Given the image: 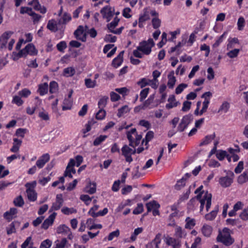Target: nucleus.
I'll list each match as a JSON object with an SVG mask.
<instances>
[{"label":"nucleus","instance_id":"obj_11","mask_svg":"<svg viewBox=\"0 0 248 248\" xmlns=\"http://www.w3.org/2000/svg\"><path fill=\"white\" fill-rule=\"evenodd\" d=\"M49 158L50 156L48 154L43 155L36 161V166H37L40 169L43 168L45 164L49 161Z\"/></svg>","mask_w":248,"mask_h":248},{"label":"nucleus","instance_id":"obj_26","mask_svg":"<svg viewBox=\"0 0 248 248\" xmlns=\"http://www.w3.org/2000/svg\"><path fill=\"white\" fill-rule=\"evenodd\" d=\"M248 181V173L244 172L238 178L237 181L239 184H243Z\"/></svg>","mask_w":248,"mask_h":248},{"label":"nucleus","instance_id":"obj_45","mask_svg":"<svg viewBox=\"0 0 248 248\" xmlns=\"http://www.w3.org/2000/svg\"><path fill=\"white\" fill-rule=\"evenodd\" d=\"M71 19V16L67 13H64L63 17H62V20H60L59 21V23L61 24H65L67 22L69 21Z\"/></svg>","mask_w":248,"mask_h":248},{"label":"nucleus","instance_id":"obj_10","mask_svg":"<svg viewBox=\"0 0 248 248\" xmlns=\"http://www.w3.org/2000/svg\"><path fill=\"white\" fill-rule=\"evenodd\" d=\"M17 213V209L16 208H11L9 211L4 213L3 217L8 221H10L13 218L16 217V215Z\"/></svg>","mask_w":248,"mask_h":248},{"label":"nucleus","instance_id":"obj_49","mask_svg":"<svg viewBox=\"0 0 248 248\" xmlns=\"http://www.w3.org/2000/svg\"><path fill=\"white\" fill-rule=\"evenodd\" d=\"M52 242L50 240L46 239L41 243L40 248H49Z\"/></svg>","mask_w":248,"mask_h":248},{"label":"nucleus","instance_id":"obj_52","mask_svg":"<svg viewBox=\"0 0 248 248\" xmlns=\"http://www.w3.org/2000/svg\"><path fill=\"white\" fill-rule=\"evenodd\" d=\"M120 234V232L118 229L116 230V231L112 232H110L108 236V240L109 241H111L114 237H118Z\"/></svg>","mask_w":248,"mask_h":248},{"label":"nucleus","instance_id":"obj_28","mask_svg":"<svg viewBox=\"0 0 248 248\" xmlns=\"http://www.w3.org/2000/svg\"><path fill=\"white\" fill-rule=\"evenodd\" d=\"M14 204L16 206L22 207L24 204V201L21 195L18 196L14 200Z\"/></svg>","mask_w":248,"mask_h":248},{"label":"nucleus","instance_id":"obj_31","mask_svg":"<svg viewBox=\"0 0 248 248\" xmlns=\"http://www.w3.org/2000/svg\"><path fill=\"white\" fill-rule=\"evenodd\" d=\"M119 21V19L117 17H115L111 23L108 24V28L110 32L117 26Z\"/></svg>","mask_w":248,"mask_h":248},{"label":"nucleus","instance_id":"obj_55","mask_svg":"<svg viewBox=\"0 0 248 248\" xmlns=\"http://www.w3.org/2000/svg\"><path fill=\"white\" fill-rule=\"evenodd\" d=\"M191 104V103L189 101H185L183 103L182 110L184 112L187 111L190 108Z\"/></svg>","mask_w":248,"mask_h":248},{"label":"nucleus","instance_id":"obj_13","mask_svg":"<svg viewBox=\"0 0 248 248\" xmlns=\"http://www.w3.org/2000/svg\"><path fill=\"white\" fill-rule=\"evenodd\" d=\"M124 51H121L116 58H115L112 61V65L115 67H117L119 66L123 61V56Z\"/></svg>","mask_w":248,"mask_h":248},{"label":"nucleus","instance_id":"obj_9","mask_svg":"<svg viewBox=\"0 0 248 248\" xmlns=\"http://www.w3.org/2000/svg\"><path fill=\"white\" fill-rule=\"evenodd\" d=\"M57 215V213L55 212L51 214L48 218L46 219L43 224H42V228L46 230L48 229L49 226L52 225L55 217Z\"/></svg>","mask_w":248,"mask_h":248},{"label":"nucleus","instance_id":"obj_15","mask_svg":"<svg viewBox=\"0 0 248 248\" xmlns=\"http://www.w3.org/2000/svg\"><path fill=\"white\" fill-rule=\"evenodd\" d=\"M168 78L169 80L167 85L169 88L172 89L173 88L176 81L175 77L174 76L173 71H171L169 73L168 75Z\"/></svg>","mask_w":248,"mask_h":248},{"label":"nucleus","instance_id":"obj_47","mask_svg":"<svg viewBox=\"0 0 248 248\" xmlns=\"http://www.w3.org/2000/svg\"><path fill=\"white\" fill-rule=\"evenodd\" d=\"M149 91V88H147L142 90L140 93V101H142L147 96Z\"/></svg>","mask_w":248,"mask_h":248},{"label":"nucleus","instance_id":"obj_39","mask_svg":"<svg viewBox=\"0 0 248 248\" xmlns=\"http://www.w3.org/2000/svg\"><path fill=\"white\" fill-rule=\"evenodd\" d=\"M154 132L152 131H148L145 137V139H143L142 141V143L144 142L145 140V145L148 144L149 141H150L153 138H154Z\"/></svg>","mask_w":248,"mask_h":248},{"label":"nucleus","instance_id":"obj_1","mask_svg":"<svg viewBox=\"0 0 248 248\" xmlns=\"http://www.w3.org/2000/svg\"><path fill=\"white\" fill-rule=\"evenodd\" d=\"M230 230L228 228H224L222 231H219L217 237L218 242L222 243L226 246H230L234 242V239L231 236Z\"/></svg>","mask_w":248,"mask_h":248},{"label":"nucleus","instance_id":"obj_24","mask_svg":"<svg viewBox=\"0 0 248 248\" xmlns=\"http://www.w3.org/2000/svg\"><path fill=\"white\" fill-rule=\"evenodd\" d=\"M193 120V116L192 114H188L184 116L182 119L181 120V122H182L183 124H184L186 126L190 123V122Z\"/></svg>","mask_w":248,"mask_h":248},{"label":"nucleus","instance_id":"obj_53","mask_svg":"<svg viewBox=\"0 0 248 248\" xmlns=\"http://www.w3.org/2000/svg\"><path fill=\"white\" fill-rule=\"evenodd\" d=\"M239 217L244 220H247L248 219V206L242 211V212L240 214Z\"/></svg>","mask_w":248,"mask_h":248},{"label":"nucleus","instance_id":"obj_46","mask_svg":"<svg viewBox=\"0 0 248 248\" xmlns=\"http://www.w3.org/2000/svg\"><path fill=\"white\" fill-rule=\"evenodd\" d=\"M187 87V85L185 83H181L179 84L175 89V93L177 94L181 93L184 89Z\"/></svg>","mask_w":248,"mask_h":248},{"label":"nucleus","instance_id":"obj_21","mask_svg":"<svg viewBox=\"0 0 248 248\" xmlns=\"http://www.w3.org/2000/svg\"><path fill=\"white\" fill-rule=\"evenodd\" d=\"M48 91V84L47 83L40 84L38 92L41 95H43L46 94Z\"/></svg>","mask_w":248,"mask_h":248},{"label":"nucleus","instance_id":"obj_7","mask_svg":"<svg viewBox=\"0 0 248 248\" xmlns=\"http://www.w3.org/2000/svg\"><path fill=\"white\" fill-rule=\"evenodd\" d=\"M211 200L212 194L206 191L203 196L202 199L200 200L199 201L201 203V205H202V206H204L205 202L206 201V209L208 211L211 205Z\"/></svg>","mask_w":248,"mask_h":248},{"label":"nucleus","instance_id":"obj_58","mask_svg":"<svg viewBox=\"0 0 248 248\" xmlns=\"http://www.w3.org/2000/svg\"><path fill=\"white\" fill-rule=\"evenodd\" d=\"M27 131L26 129L24 128H18L16 130V135L17 136L20 137L21 138H24L25 136V134Z\"/></svg>","mask_w":248,"mask_h":248},{"label":"nucleus","instance_id":"obj_30","mask_svg":"<svg viewBox=\"0 0 248 248\" xmlns=\"http://www.w3.org/2000/svg\"><path fill=\"white\" fill-rule=\"evenodd\" d=\"M108 99V97L107 96L102 97L98 101V108L100 109H103V108L106 106Z\"/></svg>","mask_w":248,"mask_h":248},{"label":"nucleus","instance_id":"obj_22","mask_svg":"<svg viewBox=\"0 0 248 248\" xmlns=\"http://www.w3.org/2000/svg\"><path fill=\"white\" fill-rule=\"evenodd\" d=\"M202 231L203 234L206 237H209L212 232V228L209 225H204Z\"/></svg>","mask_w":248,"mask_h":248},{"label":"nucleus","instance_id":"obj_25","mask_svg":"<svg viewBox=\"0 0 248 248\" xmlns=\"http://www.w3.org/2000/svg\"><path fill=\"white\" fill-rule=\"evenodd\" d=\"M16 225L18 226L19 225V223L18 222L15 221L13 222L9 225V227L7 228V233L8 234H12V233H14L16 232V228L15 226Z\"/></svg>","mask_w":248,"mask_h":248},{"label":"nucleus","instance_id":"obj_61","mask_svg":"<svg viewBox=\"0 0 248 248\" xmlns=\"http://www.w3.org/2000/svg\"><path fill=\"white\" fill-rule=\"evenodd\" d=\"M245 25V19L243 17H240L239 18L237 22L238 29L241 31L243 29Z\"/></svg>","mask_w":248,"mask_h":248},{"label":"nucleus","instance_id":"obj_16","mask_svg":"<svg viewBox=\"0 0 248 248\" xmlns=\"http://www.w3.org/2000/svg\"><path fill=\"white\" fill-rule=\"evenodd\" d=\"M122 152L123 155H131L135 154L136 152V149H132L128 147L127 145H124L122 148Z\"/></svg>","mask_w":248,"mask_h":248},{"label":"nucleus","instance_id":"obj_8","mask_svg":"<svg viewBox=\"0 0 248 248\" xmlns=\"http://www.w3.org/2000/svg\"><path fill=\"white\" fill-rule=\"evenodd\" d=\"M63 199L62 194H58L56 196V202L52 204L49 212L53 210H59L62 205Z\"/></svg>","mask_w":248,"mask_h":248},{"label":"nucleus","instance_id":"obj_40","mask_svg":"<svg viewBox=\"0 0 248 248\" xmlns=\"http://www.w3.org/2000/svg\"><path fill=\"white\" fill-rule=\"evenodd\" d=\"M85 84L88 88H94L96 85V80H92L90 78H87L85 80Z\"/></svg>","mask_w":248,"mask_h":248},{"label":"nucleus","instance_id":"obj_33","mask_svg":"<svg viewBox=\"0 0 248 248\" xmlns=\"http://www.w3.org/2000/svg\"><path fill=\"white\" fill-rule=\"evenodd\" d=\"M73 103V99L71 98H65L63 101L64 106H62V109L66 110L70 108V106Z\"/></svg>","mask_w":248,"mask_h":248},{"label":"nucleus","instance_id":"obj_41","mask_svg":"<svg viewBox=\"0 0 248 248\" xmlns=\"http://www.w3.org/2000/svg\"><path fill=\"white\" fill-rule=\"evenodd\" d=\"M186 223L185 225L186 228H187V229L188 228V229H190L192 228V227L194 226L195 225L194 219H190V217H187L186 218Z\"/></svg>","mask_w":248,"mask_h":248},{"label":"nucleus","instance_id":"obj_59","mask_svg":"<svg viewBox=\"0 0 248 248\" xmlns=\"http://www.w3.org/2000/svg\"><path fill=\"white\" fill-rule=\"evenodd\" d=\"M137 84L140 86V87L143 88L147 85H149L150 83L149 80L146 79L145 78H142L140 80L137 82Z\"/></svg>","mask_w":248,"mask_h":248},{"label":"nucleus","instance_id":"obj_35","mask_svg":"<svg viewBox=\"0 0 248 248\" xmlns=\"http://www.w3.org/2000/svg\"><path fill=\"white\" fill-rule=\"evenodd\" d=\"M186 179L182 178L180 180L178 181L177 184L175 185L174 188L177 190H180L182 187H183L186 184L185 181Z\"/></svg>","mask_w":248,"mask_h":248},{"label":"nucleus","instance_id":"obj_63","mask_svg":"<svg viewBox=\"0 0 248 248\" xmlns=\"http://www.w3.org/2000/svg\"><path fill=\"white\" fill-rule=\"evenodd\" d=\"M227 152L225 151H220L216 154V156L219 160H222L226 156Z\"/></svg>","mask_w":248,"mask_h":248},{"label":"nucleus","instance_id":"obj_14","mask_svg":"<svg viewBox=\"0 0 248 248\" xmlns=\"http://www.w3.org/2000/svg\"><path fill=\"white\" fill-rule=\"evenodd\" d=\"M169 103L166 104V108L167 109H170L173 107H176L179 103L175 101V97L173 94L170 95L168 100Z\"/></svg>","mask_w":248,"mask_h":248},{"label":"nucleus","instance_id":"obj_5","mask_svg":"<svg viewBox=\"0 0 248 248\" xmlns=\"http://www.w3.org/2000/svg\"><path fill=\"white\" fill-rule=\"evenodd\" d=\"M113 12L114 9L112 10L111 8L108 6L104 7L100 11L103 18L107 19V22L110 20L112 16H113Z\"/></svg>","mask_w":248,"mask_h":248},{"label":"nucleus","instance_id":"obj_29","mask_svg":"<svg viewBox=\"0 0 248 248\" xmlns=\"http://www.w3.org/2000/svg\"><path fill=\"white\" fill-rule=\"evenodd\" d=\"M75 73V69L72 67H67L63 70V75L67 77L73 76Z\"/></svg>","mask_w":248,"mask_h":248},{"label":"nucleus","instance_id":"obj_44","mask_svg":"<svg viewBox=\"0 0 248 248\" xmlns=\"http://www.w3.org/2000/svg\"><path fill=\"white\" fill-rule=\"evenodd\" d=\"M210 102L209 100L205 99L202 103V108L200 112V115H202L203 113L205 112L208 107Z\"/></svg>","mask_w":248,"mask_h":248},{"label":"nucleus","instance_id":"obj_43","mask_svg":"<svg viewBox=\"0 0 248 248\" xmlns=\"http://www.w3.org/2000/svg\"><path fill=\"white\" fill-rule=\"evenodd\" d=\"M217 210L212 211V212H211L209 214H206L205 216V218L207 220H212L216 217L217 214Z\"/></svg>","mask_w":248,"mask_h":248},{"label":"nucleus","instance_id":"obj_19","mask_svg":"<svg viewBox=\"0 0 248 248\" xmlns=\"http://www.w3.org/2000/svg\"><path fill=\"white\" fill-rule=\"evenodd\" d=\"M22 141L16 138L14 139V143L11 151L13 153H16L18 151L20 146L21 145Z\"/></svg>","mask_w":248,"mask_h":248},{"label":"nucleus","instance_id":"obj_23","mask_svg":"<svg viewBox=\"0 0 248 248\" xmlns=\"http://www.w3.org/2000/svg\"><path fill=\"white\" fill-rule=\"evenodd\" d=\"M70 228L64 224L59 226L57 229L58 233L67 234L70 232Z\"/></svg>","mask_w":248,"mask_h":248},{"label":"nucleus","instance_id":"obj_38","mask_svg":"<svg viewBox=\"0 0 248 248\" xmlns=\"http://www.w3.org/2000/svg\"><path fill=\"white\" fill-rule=\"evenodd\" d=\"M143 231V228L141 227L135 229L133 233L131 235L130 239L132 241H134L136 239V236L141 233Z\"/></svg>","mask_w":248,"mask_h":248},{"label":"nucleus","instance_id":"obj_48","mask_svg":"<svg viewBox=\"0 0 248 248\" xmlns=\"http://www.w3.org/2000/svg\"><path fill=\"white\" fill-rule=\"evenodd\" d=\"M152 25L154 29H158L161 24V20L158 18H153L152 20Z\"/></svg>","mask_w":248,"mask_h":248},{"label":"nucleus","instance_id":"obj_57","mask_svg":"<svg viewBox=\"0 0 248 248\" xmlns=\"http://www.w3.org/2000/svg\"><path fill=\"white\" fill-rule=\"evenodd\" d=\"M66 47V43L64 41L61 42L57 45V49L60 52H62Z\"/></svg>","mask_w":248,"mask_h":248},{"label":"nucleus","instance_id":"obj_51","mask_svg":"<svg viewBox=\"0 0 248 248\" xmlns=\"http://www.w3.org/2000/svg\"><path fill=\"white\" fill-rule=\"evenodd\" d=\"M31 91L25 88L19 92L18 94L21 97H27L31 94Z\"/></svg>","mask_w":248,"mask_h":248},{"label":"nucleus","instance_id":"obj_12","mask_svg":"<svg viewBox=\"0 0 248 248\" xmlns=\"http://www.w3.org/2000/svg\"><path fill=\"white\" fill-rule=\"evenodd\" d=\"M220 185L223 187L229 186L232 183V179L228 176L222 177L219 179Z\"/></svg>","mask_w":248,"mask_h":248},{"label":"nucleus","instance_id":"obj_64","mask_svg":"<svg viewBox=\"0 0 248 248\" xmlns=\"http://www.w3.org/2000/svg\"><path fill=\"white\" fill-rule=\"evenodd\" d=\"M244 163L243 161H240L236 167L234 169V171L236 173H240L243 169Z\"/></svg>","mask_w":248,"mask_h":248},{"label":"nucleus","instance_id":"obj_54","mask_svg":"<svg viewBox=\"0 0 248 248\" xmlns=\"http://www.w3.org/2000/svg\"><path fill=\"white\" fill-rule=\"evenodd\" d=\"M143 210V205L141 203H140L138 204L137 207L133 210V213L135 215H138L142 213Z\"/></svg>","mask_w":248,"mask_h":248},{"label":"nucleus","instance_id":"obj_36","mask_svg":"<svg viewBox=\"0 0 248 248\" xmlns=\"http://www.w3.org/2000/svg\"><path fill=\"white\" fill-rule=\"evenodd\" d=\"M107 138V136L101 135L99 137L96 138L93 141V144L94 146L100 145L103 141Z\"/></svg>","mask_w":248,"mask_h":248},{"label":"nucleus","instance_id":"obj_2","mask_svg":"<svg viewBox=\"0 0 248 248\" xmlns=\"http://www.w3.org/2000/svg\"><path fill=\"white\" fill-rule=\"evenodd\" d=\"M155 46V43L152 38H150L148 41H143L140 43V46H138V50L142 52L146 55H149L151 51L152 47Z\"/></svg>","mask_w":248,"mask_h":248},{"label":"nucleus","instance_id":"obj_34","mask_svg":"<svg viewBox=\"0 0 248 248\" xmlns=\"http://www.w3.org/2000/svg\"><path fill=\"white\" fill-rule=\"evenodd\" d=\"M58 85L56 82L53 81L49 84V92L51 93H55L58 91Z\"/></svg>","mask_w":248,"mask_h":248},{"label":"nucleus","instance_id":"obj_27","mask_svg":"<svg viewBox=\"0 0 248 248\" xmlns=\"http://www.w3.org/2000/svg\"><path fill=\"white\" fill-rule=\"evenodd\" d=\"M216 137V134L215 133H214L213 134L211 135H208L206 136L203 141H202L200 144V146H202L203 145H206L208 144L209 143H210L212 140H213Z\"/></svg>","mask_w":248,"mask_h":248},{"label":"nucleus","instance_id":"obj_50","mask_svg":"<svg viewBox=\"0 0 248 248\" xmlns=\"http://www.w3.org/2000/svg\"><path fill=\"white\" fill-rule=\"evenodd\" d=\"M106 115V111L104 109H100L96 114V118L98 120H102Z\"/></svg>","mask_w":248,"mask_h":248},{"label":"nucleus","instance_id":"obj_37","mask_svg":"<svg viewBox=\"0 0 248 248\" xmlns=\"http://www.w3.org/2000/svg\"><path fill=\"white\" fill-rule=\"evenodd\" d=\"M129 111V108L128 106L125 105L121 108L118 109V112L117 114V116L119 117H121L123 114L128 112Z\"/></svg>","mask_w":248,"mask_h":248},{"label":"nucleus","instance_id":"obj_20","mask_svg":"<svg viewBox=\"0 0 248 248\" xmlns=\"http://www.w3.org/2000/svg\"><path fill=\"white\" fill-rule=\"evenodd\" d=\"M47 28L52 32L57 31L58 27L56 21L54 19L49 20L47 25Z\"/></svg>","mask_w":248,"mask_h":248},{"label":"nucleus","instance_id":"obj_60","mask_svg":"<svg viewBox=\"0 0 248 248\" xmlns=\"http://www.w3.org/2000/svg\"><path fill=\"white\" fill-rule=\"evenodd\" d=\"M62 212L65 215H69L73 213H76V210L74 209V208L64 207L62 209Z\"/></svg>","mask_w":248,"mask_h":248},{"label":"nucleus","instance_id":"obj_17","mask_svg":"<svg viewBox=\"0 0 248 248\" xmlns=\"http://www.w3.org/2000/svg\"><path fill=\"white\" fill-rule=\"evenodd\" d=\"M26 192L28 199L31 201H35L37 199V194L34 189L30 188L27 189Z\"/></svg>","mask_w":248,"mask_h":248},{"label":"nucleus","instance_id":"obj_4","mask_svg":"<svg viewBox=\"0 0 248 248\" xmlns=\"http://www.w3.org/2000/svg\"><path fill=\"white\" fill-rule=\"evenodd\" d=\"M161 241V234L158 233L150 243L146 245V248H161L160 246Z\"/></svg>","mask_w":248,"mask_h":248},{"label":"nucleus","instance_id":"obj_18","mask_svg":"<svg viewBox=\"0 0 248 248\" xmlns=\"http://www.w3.org/2000/svg\"><path fill=\"white\" fill-rule=\"evenodd\" d=\"M96 185L95 183L90 182L89 185L87 186L85 188V191L90 194L94 193L96 192Z\"/></svg>","mask_w":248,"mask_h":248},{"label":"nucleus","instance_id":"obj_32","mask_svg":"<svg viewBox=\"0 0 248 248\" xmlns=\"http://www.w3.org/2000/svg\"><path fill=\"white\" fill-rule=\"evenodd\" d=\"M230 108V104L227 102L224 101L223 102L222 105L220 106L218 110V112H220L221 111L224 112V113H226L228 110H229V108Z\"/></svg>","mask_w":248,"mask_h":248},{"label":"nucleus","instance_id":"obj_3","mask_svg":"<svg viewBox=\"0 0 248 248\" xmlns=\"http://www.w3.org/2000/svg\"><path fill=\"white\" fill-rule=\"evenodd\" d=\"M38 51L36 49L34 46L32 44H29L26 47L19 51L17 54L19 57L26 56L28 54L31 55H36Z\"/></svg>","mask_w":248,"mask_h":248},{"label":"nucleus","instance_id":"obj_56","mask_svg":"<svg viewBox=\"0 0 248 248\" xmlns=\"http://www.w3.org/2000/svg\"><path fill=\"white\" fill-rule=\"evenodd\" d=\"M104 40L107 42L114 43L116 40V37L111 34H108L105 36Z\"/></svg>","mask_w":248,"mask_h":248},{"label":"nucleus","instance_id":"obj_6","mask_svg":"<svg viewBox=\"0 0 248 248\" xmlns=\"http://www.w3.org/2000/svg\"><path fill=\"white\" fill-rule=\"evenodd\" d=\"M13 34V32L11 31H6L4 32L0 37V49H2L6 47L7 40L10 38L11 36Z\"/></svg>","mask_w":248,"mask_h":248},{"label":"nucleus","instance_id":"obj_42","mask_svg":"<svg viewBox=\"0 0 248 248\" xmlns=\"http://www.w3.org/2000/svg\"><path fill=\"white\" fill-rule=\"evenodd\" d=\"M240 50L239 49L235 48L229 51L227 53V55L231 58H235L237 56Z\"/></svg>","mask_w":248,"mask_h":248},{"label":"nucleus","instance_id":"obj_62","mask_svg":"<svg viewBox=\"0 0 248 248\" xmlns=\"http://www.w3.org/2000/svg\"><path fill=\"white\" fill-rule=\"evenodd\" d=\"M155 98V95L153 94L151 95L149 98L146 100L143 103V107H148L151 103H153L154 99Z\"/></svg>","mask_w":248,"mask_h":248}]
</instances>
